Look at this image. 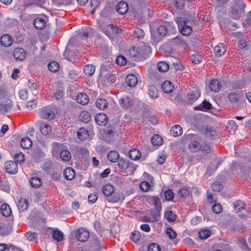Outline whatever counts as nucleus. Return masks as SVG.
Listing matches in <instances>:
<instances>
[{"mask_svg": "<svg viewBox=\"0 0 251 251\" xmlns=\"http://www.w3.org/2000/svg\"><path fill=\"white\" fill-rule=\"evenodd\" d=\"M175 21L177 23L179 31L182 35L189 36L191 34L193 31L192 27L188 24L189 23L191 25V23H195V20L190 17H180L176 18Z\"/></svg>", "mask_w": 251, "mask_h": 251, "instance_id": "obj_1", "label": "nucleus"}, {"mask_svg": "<svg viewBox=\"0 0 251 251\" xmlns=\"http://www.w3.org/2000/svg\"><path fill=\"white\" fill-rule=\"evenodd\" d=\"M246 4L241 0H234L231 6L230 16L234 20H239L245 14Z\"/></svg>", "mask_w": 251, "mask_h": 251, "instance_id": "obj_2", "label": "nucleus"}, {"mask_svg": "<svg viewBox=\"0 0 251 251\" xmlns=\"http://www.w3.org/2000/svg\"><path fill=\"white\" fill-rule=\"evenodd\" d=\"M89 232L83 227L76 229L75 231L76 238L81 242H85L88 240L89 238Z\"/></svg>", "mask_w": 251, "mask_h": 251, "instance_id": "obj_3", "label": "nucleus"}, {"mask_svg": "<svg viewBox=\"0 0 251 251\" xmlns=\"http://www.w3.org/2000/svg\"><path fill=\"white\" fill-rule=\"evenodd\" d=\"M103 138L104 141L110 143L118 135L117 132L113 127H107L103 130Z\"/></svg>", "mask_w": 251, "mask_h": 251, "instance_id": "obj_4", "label": "nucleus"}, {"mask_svg": "<svg viewBox=\"0 0 251 251\" xmlns=\"http://www.w3.org/2000/svg\"><path fill=\"white\" fill-rule=\"evenodd\" d=\"M201 95L200 91L198 88H193L187 93L186 103L191 105L194 101L198 99Z\"/></svg>", "mask_w": 251, "mask_h": 251, "instance_id": "obj_5", "label": "nucleus"}, {"mask_svg": "<svg viewBox=\"0 0 251 251\" xmlns=\"http://www.w3.org/2000/svg\"><path fill=\"white\" fill-rule=\"evenodd\" d=\"M121 30V28L114 26L113 25H108L103 29V32L110 38L114 37Z\"/></svg>", "mask_w": 251, "mask_h": 251, "instance_id": "obj_6", "label": "nucleus"}, {"mask_svg": "<svg viewBox=\"0 0 251 251\" xmlns=\"http://www.w3.org/2000/svg\"><path fill=\"white\" fill-rule=\"evenodd\" d=\"M47 17L44 14L35 18L33 21V25L35 28L38 29L44 28L47 25Z\"/></svg>", "mask_w": 251, "mask_h": 251, "instance_id": "obj_7", "label": "nucleus"}, {"mask_svg": "<svg viewBox=\"0 0 251 251\" xmlns=\"http://www.w3.org/2000/svg\"><path fill=\"white\" fill-rule=\"evenodd\" d=\"M6 171L10 174H15L18 171L17 163L16 161H9L5 164Z\"/></svg>", "mask_w": 251, "mask_h": 251, "instance_id": "obj_8", "label": "nucleus"}, {"mask_svg": "<svg viewBox=\"0 0 251 251\" xmlns=\"http://www.w3.org/2000/svg\"><path fill=\"white\" fill-rule=\"evenodd\" d=\"M26 54L25 50L21 48H16L13 52V56L17 60L22 61L25 58Z\"/></svg>", "mask_w": 251, "mask_h": 251, "instance_id": "obj_9", "label": "nucleus"}, {"mask_svg": "<svg viewBox=\"0 0 251 251\" xmlns=\"http://www.w3.org/2000/svg\"><path fill=\"white\" fill-rule=\"evenodd\" d=\"M95 121L98 125L100 126H105L107 123L108 117L104 113H98L96 115Z\"/></svg>", "mask_w": 251, "mask_h": 251, "instance_id": "obj_10", "label": "nucleus"}, {"mask_svg": "<svg viewBox=\"0 0 251 251\" xmlns=\"http://www.w3.org/2000/svg\"><path fill=\"white\" fill-rule=\"evenodd\" d=\"M201 144L196 140H192L188 144V149L190 152H198L200 151Z\"/></svg>", "mask_w": 251, "mask_h": 251, "instance_id": "obj_11", "label": "nucleus"}, {"mask_svg": "<svg viewBox=\"0 0 251 251\" xmlns=\"http://www.w3.org/2000/svg\"><path fill=\"white\" fill-rule=\"evenodd\" d=\"M115 188L114 186L110 184L107 183L103 186L102 187V194L105 197H110L114 193Z\"/></svg>", "mask_w": 251, "mask_h": 251, "instance_id": "obj_12", "label": "nucleus"}, {"mask_svg": "<svg viewBox=\"0 0 251 251\" xmlns=\"http://www.w3.org/2000/svg\"><path fill=\"white\" fill-rule=\"evenodd\" d=\"M113 194L112 197L108 200V202L110 203L123 202L125 199V196L122 192H114Z\"/></svg>", "mask_w": 251, "mask_h": 251, "instance_id": "obj_13", "label": "nucleus"}, {"mask_svg": "<svg viewBox=\"0 0 251 251\" xmlns=\"http://www.w3.org/2000/svg\"><path fill=\"white\" fill-rule=\"evenodd\" d=\"M116 9L119 13L124 14L127 12L128 6L127 3L124 1H121L117 3Z\"/></svg>", "mask_w": 251, "mask_h": 251, "instance_id": "obj_14", "label": "nucleus"}, {"mask_svg": "<svg viewBox=\"0 0 251 251\" xmlns=\"http://www.w3.org/2000/svg\"><path fill=\"white\" fill-rule=\"evenodd\" d=\"M126 82L128 86L133 87L137 85L138 79L135 75L130 74L126 76Z\"/></svg>", "mask_w": 251, "mask_h": 251, "instance_id": "obj_15", "label": "nucleus"}, {"mask_svg": "<svg viewBox=\"0 0 251 251\" xmlns=\"http://www.w3.org/2000/svg\"><path fill=\"white\" fill-rule=\"evenodd\" d=\"M208 87L211 91L217 92L220 90L221 85L218 80L212 79L209 83Z\"/></svg>", "mask_w": 251, "mask_h": 251, "instance_id": "obj_16", "label": "nucleus"}, {"mask_svg": "<svg viewBox=\"0 0 251 251\" xmlns=\"http://www.w3.org/2000/svg\"><path fill=\"white\" fill-rule=\"evenodd\" d=\"M13 43V39L8 34H4L0 38V44L5 47H9Z\"/></svg>", "mask_w": 251, "mask_h": 251, "instance_id": "obj_17", "label": "nucleus"}, {"mask_svg": "<svg viewBox=\"0 0 251 251\" xmlns=\"http://www.w3.org/2000/svg\"><path fill=\"white\" fill-rule=\"evenodd\" d=\"M132 4L135 9L139 11L145 8L148 5V3L145 0H135L133 1Z\"/></svg>", "mask_w": 251, "mask_h": 251, "instance_id": "obj_18", "label": "nucleus"}, {"mask_svg": "<svg viewBox=\"0 0 251 251\" xmlns=\"http://www.w3.org/2000/svg\"><path fill=\"white\" fill-rule=\"evenodd\" d=\"M120 104L124 109L130 108L133 105V101L128 97L122 98L120 100Z\"/></svg>", "mask_w": 251, "mask_h": 251, "instance_id": "obj_19", "label": "nucleus"}, {"mask_svg": "<svg viewBox=\"0 0 251 251\" xmlns=\"http://www.w3.org/2000/svg\"><path fill=\"white\" fill-rule=\"evenodd\" d=\"M63 175L65 179L71 180L75 178V173L72 168L68 167L64 170Z\"/></svg>", "mask_w": 251, "mask_h": 251, "instance_id": "obj_20", "label": "nucleus"}, {"mask_svg": "<svg viewBox=\"0 0 251 251\" xmlns=\"http://www.w3.org/2000/svg\"><path fill=\"white\" fill-rule=\"evenodd\" d=\"M77 136L79 140L83 141L89 138V134L86 129L84 127H81L77 131Z\"/></svg>", "mask_w": 251, "mask_h": 251, "instance_id": "obj_21", "label": "nucleus"}, {"mask_svg": "<svg viewBox=\"0 0 251 251\" xmlns=\"http://www.w3.org/2000/svg\"><path fill=\"white\" fill-rule=\"evenodd\" d=\"M107 158L111 162L115 163L119 159V152L116 151L112 150L108 152Z\"/></svg>", "mask_w": 251, "mask_h": 251, "instance_id": "obj_22", "label": "nucleus"}, {"mask_svg": "<svg viewBox=\"0 0 251 251\" xmlns=\"http://www.w3.org/2000/svg\"><path fill=\"white\" fill-rule=\"evenodd\" d=\"M17 206L19 211L24 212L28 207V203L26 199H20L17 204Z\"/></svg>", "mask_w": 251, "mask_h": 251, "instance_id": "obj_23", "label": "nucleus"}, {"mask_svg": "<svg viewBox=\"0 0 251 251\" xmlns=\"http://www.w3.org/2000/svg\"><path fill=\"white\" fill-rule=\"evenodd\" d=\"M76 101L78 103L82 105H85L89 102V97L86 94L81 93L77 95Z\"/></svg>", "mask_w": 251, "mask_h": 251, "instance_id": "obj_24", "label": "nucleus"}, {"mask_svg": "<svg viewBox=\"0 0 251 251\" xmlns=\"http://www.w3.org/2000/svg\"><path fill=\"white\" fill-rule=\"evenodd\" d=\"M12 106V102L8 97L0 102V110H8L11 109Z\"/></svg>", "mask_w": 251, "mask_h": 251, "instance_id": "obj_25", "label": "nucleus"}, {"mask_svg": "<svg viewBox=\"0 0 251 251\" xmlns=\"http://www.w3.org/2000/svg\"><path fill=\"white\" fill-rule=\"evenodd\" d=\"M40 130L43 135H48L51 132V127L48 124L42 123L40 125Z\"/></svg>", "mask_w": 251, "mask_h": 251, "instance_id": "obj_26", "label": "nucleus"}, {"mask_svg": "<svg viewBox=\"0 0 251 251\" xmlns=\"http://www.w3.org/2000/svg\"><path fill=\"white\" fill-rule=\"evenodd\" d=\"M170 133L174 137L179 136L182 134V128L179 125H175L171 128Z\"/></svg>", "mask_w": 251, "mask_h": 251, "instance_id": "obj_27", "label": "nucleus"}, {"mask_svg": "<svg viewBox=\"0 0 251 251\" xmlns=\"http://www.w3.org/2000/svg\"><path fill=\"white\" fill-rule=\"evenodd\" d=\"M162 89L166 93H170L174 89V86L170 81H165L161 85Z\"/></svg>", "mask_w": 251, "mask_h": 251, "instance_id": "obj_28", "label": "nucleus"}, {"mask_svg": "<svg viewBox=\"0 0 251 251\" xmlns=\"http://www.w3.org/2000/svg\"><path fill=\"white\" fill-rule=\"evenodd\" d=\"M0 210L1 214L5 217L9 216L12 213L9 205L6 203H3L1 205Z\"/></svg>", "mask_w": 251, "mask_h": 251, "instance_id": "obj_29", "label": "nucleus"}, {"mask_svg": "<svg viewBox=\"0 0 251 251\" xmlns=\"http://www.w3.org/2000/svg\"><path fill=\"white\" fill-rule=\"evenodd\" d=\"M20 144L23 149H28L31 147L32 142L29 138L25 137L22 138Z\"/></svg>", "mask_w": 251, "mask_h": 251, "instance_id": "obj_30", "label": "nucleus"}, {"mask_svg": "<svg viewBox=\"0 0 251 251\" xmlns=\"http://www.w3.org/2000/svg\"><path fill=\"white\" fill-rule=\"evenodd\" d=\"M225 47L222 43H219L214 48V51L217 56H221L226 52Z\"/></svg>", "mask_w": 251, "mask_h": 251, "instance_id": "obj_31", "label": "nucleus"}, {"mask_svg": "<svg viewBox=\"0 0 251 251\" xmlns=\"http://www.w3.org/2000/svg\"><path fill=\"white\" fill-rule=\"evenodd\" d=\"M128 156L131 159L136 160L140 158L141 153L139 150L133 148L131 149L129 151Z\"/></svg>", "mask_w": 251, "mask_h": 251, "instance_id": "obj_32", "label": "nucleus"}, {"mask_svg": "<svg viewBox=\"0 0 251 251\" xmlns=\"http://www.w3.org/2000/svg\"><path fill=\"white\" fill-rule=\"evenodd\" d=\"M204 134L211 139H214L216 136V130L211 126H207L204 128Z\"/></svg>", "mask_w": 251, "mask_h": 251, "instance_id": "obj_33", "label": "nucleus"}, {"mask_svg": "<svg viewBox=\"0 0 251 251\" xmlns=\"http://www.w3.org/2000/svg\"><path fill=\"white\" fill-rule=\"evenodd\" d=\"M95 69L96 67L94 65L88 64L84 66L83 71L86 75L91 76L94 74Z\"/></svg>", "mask_w": 251, "mask_h": 251, "instance_id": "obj_34", "label": "nucleus"}, {"mask_svg": "<svg viewBox=\"0 0 251 251\" xmlns=\"http://www.w3.org/2000/svg\"><path fill=\"white\" fill-rule=\"evenodd\" d=\"M29 183L31 187L38 188L42 185V182L40 178L33 176L30 178Z\"/></svg>", "mask_w": 251, "mask_h": 251, "instance_id": "obj_35", "label": "nucleus"}, {"mask_svg": "<svg viewBox=\"0 0 251 251\" xmlns=\"http://www.w3.org/2000/svg\"><path fill=\"white\" fill-rule=\"evenodd\" d=\"M52 238L57 242H60L63 240L64 235L62 232L58 229H54L52 231Z\"/></svg>", "mask_w": 251, "mask_h": 251, "instance_id": "obj_36", "label": "nucleus"}, {"mask_svg": "<svg viewBox=\"0 0 251 251\" xmlns=\"http://www.w3.org/2000/svg\"><path fill=\"white\" fill-rule=\"evenodd\" d=\"M81 121L84 123H88L91 120V116L88 111H82L80 114Z\"/></svg>", "mask_w": 251, "mask_h": 251, "instance_id": "obj_37", "label": "nucleus"}, {"mask_svg": "<svg viewBox=\"0 0 251 251\" xmlns=\"http://www.w3.org/2000/svg\"><path fill=\"white\" fill-rule=\"evenodd\" d=\"M108 102L104 99H99L96 102V105L98 108L103 110L108 107Z\"/></svg>", "mask_w": 251, "mask_h": 251, "instance_id": "obj_38", "label": "nucleus"}, {"mask_svg": "<svg viewBox=\"0 0 251 251\" xmlns=\"http://www.w3.org/2000/svg\"><path fill=\"white\" fill-rule=\"evenodd\" d=\"M42 117L48 120H51L55 117V114L53 111H41L40 114Z\"/></svg>", "mask_w": 251, "mask_h": 251, "instance_id": "obj_39", "label": "nucleus"}, {"mask_svg": "<svg viewBox=\"0 0 251 251\" xmlns=\"http://www.w3.org/2000/svg\"><path fill=\"white\" fill-rule=\"evenodd\" d=\"M211 108L212 104L209 101L204 100L202 103L196 106L194 108V110H203V109H205V110H211Z\"/></svg>", "mask_w": 251, "mask_h": 251, "instance_id": "obj_40", "label": "nucleus"}, {"mask_svg": "<svg viewBox=\"0 0 251 251\" xmlns=\"http://www.w3.org/2000/svg\"><path fill=\"white\" fill-rule=\"evenodd\" d=\"M60 157L62 160L64 162L69 161L71 158V154L68 150H65L61 151Z\"/></svg>", "mask_w": 251, "mask_h": 251, "instance_id": "obj_41", "label": "nucleus"}, {"mask_svg": "<svg viewBox=\"0 0 251 251\" xmlns=\"http://www.w3.org/2000/svg\"><path fill=\"white\" fill-rule=\"evenodd\" d=\"M25 236L27 240L29 241L35 242L38 241V235L35 232L29 231L25 233Z\"/></svg>", "mask_w": 251, "mask_h": 251, "instance_id": "obj_42", "label": "nucleus"}, {"mask_svg": "<svg viewBox=\"0 0 251 251\" xmlns=\"http://www.w3.org/2000/svg\"><path fill=\"white\" fill-rule=\"evenodd\" d=\"M157 32L160 36H166L168 34V26L165 24L159 25L157 28Z\"/></svg>", "mask_w": 251, "mask_h": 251, "instance_id": "obj_43", "label": "nucleus"}, {"mask_svg": "<svg viewBox=\"0 0 251 251\" xmlns=\"http://www.w3.org/2000/svg\"><path fill=\"white\" fill-rule=\"evenodd\" d=\"M211 235V231L209 229H201L199 232V237L201 239L205 240Z\"/></svg>", "mask_w": 251, "mask_h": 251, "instance_id": "obj_44", "label": "nucleus"}, {"mask_svg": "<svg viewBox=\"0 0 251 251\" xmlns=\"http://www.w3.org/2000/svg\"><path fill=\"white\" fill-rule=\"evenodd\" d=\"M141 238V236L140 232L136 230L132 232L130 236V239L135 243H138Z\"/></svg>", "mask_w": 251, "mask_h": 251, "instance_id": "obj_45", "label": "nucleus"}, {"mask_svg": "<svg viewBox=\"0 0 251 251\" xmlns=\"http://www.w3.org/2000/svg\"><path fill=\"white\" fill-rule=\"evenodd\" d=\"M49 70L53 73L56 72L60 68L59 64L56 61L50 62L48 65Z\"/></svg>", "mask_w": 251, "mask_h": 251, "instance_id": "obj_46", "label": "nucleus"}, {"mask_svg": "<svg viewBox=\"0 0 251 251\" xmlns=\"http://www.w3.org/2000/svg\"><path fill=\"white\" fill-rule=\"evenodd\" d=\"M157 68L159 71L161 72H166L169 69V65L165 62H160L157 65Z\"/></svg>", "mask_w": 251, "mask_h": 251, "instance_id": "obj_47", "label": "nucleus"}, {"mask_svg": "<svg viewBox=\"0 0 251 251\" xmlns=\"http://www.w3.org/2000/svg\"><path fill=\"white\" fill-rule=\"evenodd\" d=\"M151 142L153 145L159 146L162 143V137L158 134L154 135L151 138Z\"/></svg>", "mask_w": 251, "mask_h": 251, "instance_id": "obj_48", "label": "nucleus"}, {"mask_svg": "<svg viewBox=\"0 0 251 251\" xmlns=\"http://www.w3.org/2000/svg\"><path fill=\"white\" fill-rule=\"evenodd\" d=\"M148 91L149 95L151 98L155 99L157 97L158 90L155 86H150L148 89Z\"/></svg>", "mask_w": 251, "mask_h": 251, "instance_id": "obj_49", "label": "nucleus"}, {"mask_svg": "<svg viewBox=\"0 0 251 251\" xmlns=\"http://www.w3.org/2000/svg\"><path fill=\"white\" fill-rule=\"evenodd\" d=\"M140 188L143 192H148L151 189V185L147 181H142L140 184Z\"/></svg>", "mask_w": 251, "mask_h": 251, "instance_id": "obj_50", "label": "nucleus"}, {"mask_svg": "<svg viewBox=\"0 0 251 251\" xmlns=\"http://www.w3.org/2000/svg\"><path fill=\"white\" fill-rule=\"evenodd\" d=\"M212 147L210 144L204 143L201 144L200 151L205 153H209L211 152Z\"/></svg>", "mask_w": 251, "mask_h": 251, "instance_id": "obj_51", "label": "nucleus"}, {"mask_svg": "<svg viewBox=\"0 0 251 251\" xmlns=\"http://www.w3.org/2000/svg\"><path fill=\"white\" fill-rule=\"evenodd\" d=\"M118 162V166L122 170H126L128 167V162L127 160H125L123 158H121L119 159Z\"/></svg>", "mask_w": 251, "mask_h": 251, "instance_id": "obj_52", "label": "nucleus"}, {"mask_svg": "<svg viewBox=\"0 0 251 251\" xmlns=\"http://www.w3.org/2000/svg\"><path fill=\"white\" fill-rule=\"evenodd\" d=\"M173 42L177 45L182 46L183 47H185L187 46L186 43L181 36H178L173 38Z\"/></svg>", "mask_w": 251, "mask_h": 251, "instance_id": "obj_53", "label": "nucleus"}, {"mask_svg": "<svg viewBox=\"0 0 251 251\" xmlns=\"http://www.w3.org/2000/svg\"><path fill=\"white\" fill-rule=\"evenodd\" d=\"M14 159L16 162H18L21 164L23 163L25 161V155L22 152H19L14 155Z\"/></svg>", "mask_w": 251, "mask_h": 251, "instance_id": "obj_54", "label": "nucleus"}, {"mask_svg": "<svg viewBox=\"0 0 251 251\" xmlns=\"http://www.w3.org/2000/svg\"><path fill=\"white\" fill-rule=\"evenodd\" d=\"M166 234L169 236L170 239H174L176 238L177 234L171 227H167Z\"/></svg>", "mask_w": 251, "mask_h": 251, "instance_id": "obj_55", "label": "nucleus"}, {"mask_svg": "<svg viewBox=\"0 0 251 251\" xmlns=\"http://www.w3.org/2000/svg\"><path fill=\"white\" fill-rule=\"evenodd\" d=\"M166 219L169 222H174L176 219V215L172 211H168L165 214Z\"/></svg>", "mask_w": 251, "mask_h": 251, "instance_id": "obj_56", "label": "nucleus"}, {"mask_svg": "<svg viewBox=\"0 0 251 251\" xmlns=\"http://www.w3.org/2000/svg\"><path fill=\"white\" fill-rule=\"evenodd\" d=\"M148 251H161L160 246L157 243H151L148 247Z\"/></svg>", "mask_w": 251, "mask_h": 251, "instance_id": "obj_57", "label": "nucleus"}, {"mask_svg": "<svg viewBox=\"0 0 251 251\" xmlns=\"http://www.w3.org/2000/svg\"><path fill=\"white\" fill-rule=\"evenodd\" d=\"M211 187L213 191L219 192L223 189V186L220 182L216 181L212 184Z\"/></svg>", "mask_w": 251, "mask_h": 251, "instance_id": "obj_58", "label": "nucleus"}, {"mask_svg": "<svg viewBox=\"0 0 251 251\" xmlns=\"http://www.w3.org/2000/svg\"><path fill=\"white\" fill-rule=\"evenodd\" d=\"M27 86L31 91L36 90L38 87L37 82L34 79L29 80L28 81Z\"/></svg>", "mask_w": 251, "mask_h": 251, "instance_id": "obj_59", "label": "nucleus"}, {"mask_svg": "<svg viewBox=\"0 0 251 251\" xmlns=\"http://www.w3.org/2000/svg\"><path fill=\"white\" fill-rule=\"evenodd\" d=\"M134 34L136 37L138 39L143 38L145 33L144 31L140 28H136L134 30Z\"/></svg>", "mask_w": 251, "mask_h": 251, "instance_id": "obj_60", "label": "nucleus"}, {"mask_svg": "<svg viewBox=\"0 0 251 251\" xmlns=\"http://www.w3.org/2000/svg\"><path fill=\"white\" fill-rule=\"evenodd\" d=\"M179 196L181 197L182 198H185L189 196V191L188 189L185 188H181L178 192Z\"/></svg>", "mask_w": 251, "mask_h": 251, "instance_id": "obj_61", "label": "nucleus"}, {"mask_svg": "<svg viewBox=\"0 0 251 251\" xmlns=\"http://www.w3.org/2000/svg\"><path fill=\"white\" fill-rule=\"evenodd\" d=\"M98 199V195L97 193H93L90 194L88 197V201L89 203L91 204L94 203Z\"/></svg>", "mask_w": 251, "mask_h": 251, "instance_id": "obj_62", "label": "nucleus"}, {"mask_svg": "<svg viewBox=\"0 0 251 251\" xmlns=\"http://www.w3.org/2000/svg\"><path fill=\"white\" fill-rule=\"evenodd\" d=\"M165 199L168 201H171L173 200L174 197V194L173 191L168 189L165 191Z\"/></svg>", "mask_w": 251, "mask_h": 251, "instance_id": "obj_63", "label": "nucleus"}, {"mask_svg": "<svg viewBox=\"0 0 251 251\" xmlns=\"http://www.w3.org/2000/svg\"><path fill=\"white\" fill-rule=\"evenodd\" d=\"M191 60L193 63L198 64L201 62L202 58L199 54H193L191 56Z\"/></svg>", "mask_w": 251, "mask_h": 251, "instance_id": "obj_64", "label": "nucleus"}]
</instances>
